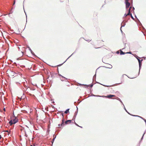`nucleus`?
I'll list each match as a JSON object with an SVG mask.
<instances>
[{
  "instance_id": "0eeeda50",
  "label": "nucleus",
  "mask_w": 146,
  "mask_h": 146,
  "mask_svg": "<svg viewBox=\"0 0 146 146\" xmlns=\"http://www.w3.org/2000/svg\"><path fill=\"white\" fill-rule=\"evenodd\" d=\"M125 52H123L121 50H120V54H125Z\"/></svg>"
},
{
  "instance_id": "dca6fc26",
  "label": "nucleus",
  "mask_w": 146,
  "mask_h": 146,
  "mask_svg": "<svg viewBox=\"0 0 146 146\" xmlns=\"http://www.w3.org/2000/svg\"><path fill=\"white\" fill-rule=\"evenodd\" d=\"M143 120L145 122L146 124V120L145 119H143Z\"/></svg>"
},
{
  "instance_id": "1a4fd4ad",
  "label": "nucleus",
  "mask_w": 146,
  "mask_h": 146,
  "mask_svg": "<svg viewBox=\"0 0 146 146\" xmlns=\"http://www.w3.org/2000/svg\"><path fill=\"white\" fill-rule=\"evenodd\" d=\"M138 61L139 63V65L140 66V64H141V61H140V60L139 59H138Z\"/></svg>"
},
{
  "instance_id": "423d86ee",
  "label": "nucleus",
  "mask_w": 146,
  "mask_h": 146,
  "mask_svg": "<svg viewBox=\"0 0 146 146\" xmlns=\"http://www.w3.org/2000/svg\"><path fill=\"white\" fill-rule=\"evenodd\" d=\"M69 110H70L69 109H67L65 111L64 113H69Z\"/></svg>"
},
{
  "instance_id": "6e6552de",
  "label": "nucleus",
  "mask_w": 146,
  "mask_h": 146,
  "mask_svg": "<svg viewBox=\"0 0 146 146\" xmlns=\"http://www.w3.org/2000/svg\"><path fill=\"white\" fill-rule=\"evenodd\" d=\"M86 37H85V38H84V40H85L86 41H90V39H87L86 38Z\"/></svg>"
},
{
  "instance_id": "cd10ccee",
  "label": "nucleus",
  "mask_w": 146,
  "mask_h": 146,
  "mask_svg": "<svg viewBox=\"0 0 146 146\" xmlns=\"http://www.w3.org/2000/svg\"><path fill=\"white\" fill-rule=\"evenodd\" d=\"M31 146H33V145H31Z\"/></svg>"
},
{
  "instance_id": "b1692460",
  "label": "nucleus",
  "mask_w": 146,
  "mask_h": 146,
  "mask_svg": "<svg viewBox=\"0 0 146 146\" xmlns=\"http://www.w3.org/2000/svg\"><path fill=\"white\" fill-rule=\"evenodd\" d=\"M22 129H22V128H21V129H20V130H21V131L22 130Z\"/></svg>"
},
{
  "instance_id": "20e7f679",
  "label": "nucleus",
  "mask_w": 146,
  "mask_h": 146,
  "mask_svg": "<svg viewBox=\"0 0 146 146\" xmlns=\"http://www.w3.org/2000/svg\"><path fill=\"white\" fill-rule=\"evenodd\" d=\"M133 8V9H134V7L132 8V7H130V8H129L128 10V13L127 14V15H130L131 16V13H130V10L131 9Z\"/></svg>"
},
{
  "instance_id": "ddd939ff",
  "label": "nucleus",
  "mask_w": 146,
  "mask_h": 146,
  "mask_svg": "<svg viewBox=\"0 0 146 146\" xmlns=\"http://www.w3.org/2000/svg\"><path fill=\"white\" fill-rule=\"evenodd\" d=\"M84 86H86V87H88L89 86V85H85Z\"/></svg>"
},
{
  "instance_id": "2eb2a0df",
  "label": "nucleus",
  "mask_w": 146,
  "mask_h": 146,
  "mask_svg": "<svg viewBox=\"0 0 146 146\" xmlns=\"http://www.w3.org/2000/svg\"><path fill=\"white\" fill-rule=\"evenodd\" d=\"M75 124H76V125L78 126H80L79 125H78V124H77L76 123H75Z\"/></svg>"
},
{
  "instance_id": "6ab92c4d",
  "label": "nucleus",
  "mask_w": 146,
  "mask_h": 146,
  "mask_svg": "<svg viewBox=\"0 0 146 146\" xmlns=\"http://www.w3.org/2000/svg\"><path fill=\"white\" fill-rule=\"evenodd\" d=\"M1 138L2 137H1V135H0V140H1Z\"/></svg>"
},
{
  "instance_id": "9b49d317",
  "label": "nucleus",
  "mask_w": 146,
  "mask_h": 146,
  "mask_svg": "<svg viewBox=\"0 0 146 146\" xmlns=\"http://www.w3.org/2000/svg\"><path fill=\"white\" fill-rule=\"evenodd\" d=\"M126 53L131 54V52H127V53Z\"/></svg>"
},
{
  "instance_id": "aec40b11",
  "label": "nucleus",
  "mask_w": 146,
  "mask_h": 146,
  "mask_svg": "<svg viewBox=\"0 0 146 146\" xmlns=\"http://www.w3.org/2000/svg\"><path fill=\"white\" fill-rule=\"evenodd\" d=\"M62 116H63V117H64L63 114V113H62Z\"/></svg>"
},
{
  "instance_id": "f8f14e48",
  "label": "nucleus",
  "mask_w": 146,
  "mask_h": 146,
  "mask_svg": "<svg viewBox=\"0 0 146 146\" xmlns=\"http://www.w3.org/2000/svg\"><path fill=\"white\" fill-rule=\"evenodd\" d=\"M63 123H64V120H62V123L61 124V125H62V124H63Z\"/></svg>"
},
{
  "instance_id": "f257e3e1",
  "label": "nucleus",
  "mask_w": 146,
  "mask_h": 146,
  "mask_svg": "<svg viewBox=\"0 0 146 146\" xmlns=\"http://www.w3.org/2000/svg\"><path fill=\"white\" fill-rule=\"evenodd\" d=\"M17 118L15 117H13L11 118V121H10L9 122V123L10 125H13V124H15V123H17Z\"/></svg>"
},
{
  "instance_id": "a211bd4d",
  "label": "nucleus",
  "mask_w": 146,
  "mask_h": 146,
  "mask_svg": "<svg viewBox=\"0 0 146 146\" xmlns=\"http://www.w3.org/2000/svg\"><path fill=\"white\" fill-rule=\"evenodd\" d=\"M134 116H136L139 117H141V118H142L141 117H140V116H138V115H134Z\"/></svg>"
},
{
  "instance_id": "f03ea898",
  "label": "nucleus",
  "mask_w": 146,
  "mask_h": 146,
  "mask_svg": "<svg viewBox=\"0 0 146 146\" xmlns=\"http://www.w3.org/2000/svg\"><path fill=\"white\" fill-rule=\"evenodd\" d=\"M100 97H105L106 98H108L109 99H111L112 97H115V95H112V94H110V95H107V96H100Z\"/></svg>"
},
{
  "instance_id": "f3484780",
  "label": "nucleus",
  "mask_w": 146,
  "mask_h": 146,
  "mask_svg": "<svg viewBox=\"0 0 146 146\" xmlns=\"http://www.w3.org/2000/svg\"><path fill=\"white\" fill-rule=\"evenodd\" d=\"M15 1H14V3H13V5H14L15 4Z\"/></svg>"
},
{
  "instance_id": "39448f33",
  "label": "nucleus",
  "mask_w": 146,
  "mask_h": 146,
  "mask_svg": "<svg viewBox=\"0 0 146 146\" xmlns=\"http://www.w3.org/2000/svg\"><path fill=\"white\" fill-rule=\"evenodd\" d=\"M71 120H68L66 121L65 122V124H67L68 123H70L71 122Z\"/></svg>"
},
{
  "instance_id": "a878e982",
  "label": "nucleus",
  "mask_w": 146,
  "mask_h": 146,
  "mask_svg": "<svg viewBox=\"0 0 146 146\" xmlns=\"http://www.w3.org/2000/svg\"><path fill=\"white\" fill-rule=\"evenodd\" d=\"M1 37H0V39H1Z\"/></svg>"
},
{
  "instance_id": "4be33fe9",
  "label": "nucleus",
  "mask_w": 146,
  "mask_h": 146,
  "mask_svg": "<svg viewBox=\"0 0 146 146\" xmlns=\"http://www.w3.org/2000/svg\"><path fill=\"white\" fill-rule=\"evenodd\" d=\"M3 39H5V37H3Z\"/></svg>"
},
{
  "instance_id": "5701e85b",
  "label": "nucleus",
  "mask_w": 146,
  "mask_h": 146,
  "mask_svg": "<svg viewBox=\"0 0 146 146\" xmlns=\"http://www.w3.org/2000/svg\"><path fill=\"white\" fill-rule=\"evenodd\" d=\"M27 87H25V88H26V90L27 89Z\"/></svg>"
},
{
  "instance_id": "4468645a",
  "label": "nucleus",
  "mask_w": 146,
  "mask_h": 146,
  "mask_svg": "<svg viewBox=\"0 0 146 146\" xmlns=\"http://www.w3.org/2000/svg\"><path fill=\"white\" fill-rule=\"evenodd\" d=\"M127 15H127V14H125L124 15V16L125 17H126Z\"/></svg>"
},
{
  "instance_id": "7ed1b4c3",
  "label": "nucleus",
  "mask_w": 146,
  "mask_h": 146,
  "mask_svg": "<svg viewBox=\"0 0 146 146\" xmlns=\"http://www.w3.org/2000/svg\"><path fill=\"white\" fill-rule=\"evenodd\" d=\"M126 3V8H127L129 7L130 5V3L129 2V1L128 0H125Z\"/></svg>"
},
{
  "instance_id": "9d476101",
  "label": "nucleus",
  "mask_w": 146,
  "mask_h": 146,
  "mask_svg": "<svg viewBox=\"0 0 146 146\" xmlns=\"http://www.w3.org/2000/svg\"><path fill=\"white\" fill-rule=\"evenodd\" d=\"M112 67V66L110 65L109 66V67L108 68H111Z\"/></svg>"
},
{
  "instance_id": "412c9836",
  "label": "nucleus",
  "mask_w": 146,
  "mask_h": 146,
  "mask_svg": "<svg viewBox=\"0 0 146 146\" xmlns=\"http://www.w3.org/2000/svg\"><path fill=\"white\" fill-rule=\"evenodd\" d=\"M61 65H57V66H60Z\"/></svg>"
},
{
  "instance_id": "bb28decb",
  "label": "nucleus",
  "mask_w": 146,
  "mask_h": 146,
  "mask_svg": "<svg viewBox=\"0 0 146 146\" xmlns=\"http://www.w3.org/2000/svg\"><path fill=\"white\" fill-rule=\"evenodd\" d=\"M4 110H5V108L4 109Z\"/></svg>"
},
{
  "instance_id": "393cba45",
  "label": "nucleus",
  "mask_w": 146,
  "mask_h": 146,
  "mask_svg": "<svg viewBox=\"0 0 146 146\" xmlns=\"http://www.w3.org/2000/svg\"><path fill=\"white\" fill-rule=\"evenodd\" d=\"M54 139H52V140H54Z\"/></svg>"
}]
</instances>
